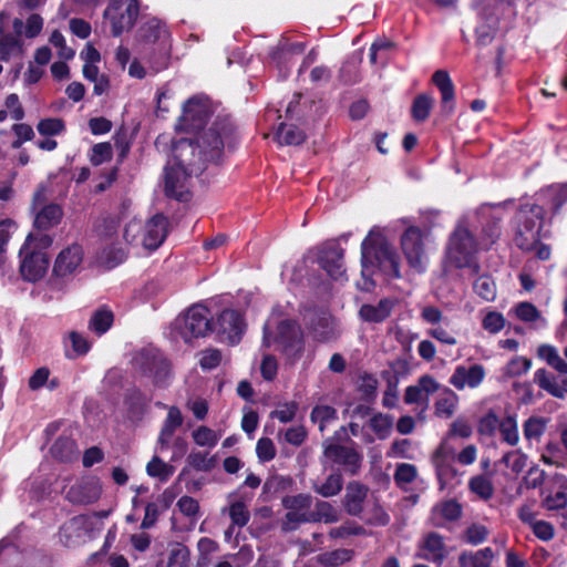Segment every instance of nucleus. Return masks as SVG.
I'll return each instance as SVG.
<instances>
[{"mask_svg":"<svg viewBox=\"0 0 567 567\" xmlns=\"http://www.w3.org/2000/svg\"><path fill=\"white\" fill-rule=\"evenodd\" d=\"M310 419L318 423L319 431L323 432L329 423L337 420V410L330 405H317L312 409Z\"/></svg>","mask_w":567,"mask_h":567,"instance_id":"nucleus-48","label":"nucleus"},{"mask_svg":"<svg viewBox=\"0 0 567 567\" xmlns=\"http://www.w3.org/2000/svg\"><path fill=\"white\" fill-rule=\"evenodd\" d=\"M432 82L441 93V113L450 116L455 109V87L445 70H437L432 75Z\"/></svg>","mask_w":567,"mask_h":567,"instance_id":"nucleus-23","label":"nucleus"},{"mask_svg":"<svg viewBox=\"0 0 567 567\" xmlns=\"http://www.w3.org/2000/svg\"><path fill=\"white\" fill-rule=\"evenodd\" d=\"M396 301L392 298L380 299L377 305L364 303L359 309V317L369 323H382L392 313Z\"/></svg>","mask_w":567,"mask_h":567,"instance_id":"nucleus-27","label":"nucleus"},{"mask_svg":"<svg viewBox=\"0 0 567 567\" xmlns=\"http://www.w3.org/2000/svg\"><path fill=\"white\" fill-rule=\"evenodd\" d=\"M306 523H311L310 512L287 511L281 522V529L286 533L292 532Z\"/></svg>","mask_w":567,"mask_h":567,"instance_id":"nucleus-52","label":"nucleus"},{"mask_svg":"<svg viewBox=\"0 0 567 567\" xmlns=\"http://www.w3.org/2000/svg\"><path fill=\"white\" fill-rule=\"evenodd\" d=\"M312 497L309 494L287 495L281 504L287 511L309 512Z\"/></svg>","mask_w":567,"mask_h":567,"instance_id":"nucleus-50","label":"nucleus"},{"mask_svg":"<svg viewBox=\"0 0 567 567\" xmlns=\"http://www.w3.org/2000/svg\"><path fill=\"white\" fill-rule=\"evenodd\" d=\"M477 458V447L474 444L466 445L457 455L452 447L441 444L433 455V462L437 475H446L451 467V462L456 460L462 465H471Z\"/></svg>","mask_w":567,"mask_h":567,"instance_id":"nucleus-14","label":"nucleus"},{"mask_svg":"<svg viewBox=\"0 0 567 567\" xmlns=\"http://www.w3.org/2000/svg\"><path fill=\"white\" fill-rule=\"evenodd\" d=\"M276 140L279 145H300L306 140V134L293 124L280 123L276 131Z\"/></svg>","mask_w":567,"mask_h":567,"instance_id":"nucleus-33","label":"nucleus"},{"mask_svg":"<svg viewBox=\"0 0 567 567\" xmlns=\"http://www.w3.org/2000/svg\"><path fill=\"white\" fill-rule=\"evenodd\" d=\"M277 343L291 362H296L303 353V337L300 327L292 320L278 323L276 334L271 339L269 324L264 328V344L270 347Z\"/></svg>","mask_w":567,"mask_h":567,"instance_id":"nucleus-7","label":"nucleus"},{"mask_svg":"<svg viewBox=\"0 0 567 567\" xmlns=\"http://www.w3.org/2000/svg\"><path fill=\"white\" fill-rule=\"evenodd\" d=\"M37 130L40 135L54 136L61 134L65 130V125L61 118L48 117L38 123Z\"/></svg>","mask_w":567,"mask_h":567,"instance_id":"nucleus-61","label":"nucleus"},{"mask_svg":"<svg viewBox=\"0 0 567 567\" xmlns=\"http://www.w3.org/2000/svg\"><path fill=\"white\" fill-rule=\"evenodd\" d=\"M313 338L317 341L326 342L334 338L336 332L330 318L320 317L312 326Z\"/></svg>","mask_w":567,"mask_h":567,"instance_id":"nucleus-55","label":"nucleus"},{"mask_svg":"<svg viewBox=\"0 0 567 567\" xmlns=\"http://www.w3.org/2000/svg\"><path fill=\"white\" fill-rule=\"evenodd\" d=\"M23 21L16 18L12 21V31H0V61L21 60L24 54V43L21 38Z\"/></svg>","mask_w":567,"mask_h":567,"instance_id":"nucleus-15","label":"nucleus"},{"mask_svg":"<svg viewBox=\"0 0 567 567\" xmlns=\"http://www.w3.org/2000/svg\"><path fill=\"white\" fill-rule=\"evenodd\" d=\"M188 465L199 472H209L215 467V458L208 457V453L194 451L187 456Z\"/></svg>","mask_w":567,"mask_h":567,"instance_id":"nucleus-56","label":"nucleus"},{"mask_svg":"<svg viewBox=\"0 0 567 567\" xmlns=\"http://www.w3.org/2000/svg\"><path fill=\"white\" fill-rule=\"evenodd\" d=\"M462 515V506L454 499L444 501L433 508L432 519L435 525L443 526L445 522H454Z\"/></svg>","mask_w":567,"mask_h":567,"instance_id":"nucleus-31","label":"nucleus"},{"mask_svg":"<svg viewBox=\"0 0 567 567\" xmlns=\"http://www.w3.org/2000/svg\"><path fill=\"white\" fill-rule=\"evenodd\" d=\"M298 411V403L295 401L285 402L282 404H279V406L270 412V417L276 419L281 423H289L291 422Z\"/></svg>","mask_w":567,"mask_h":567,"instance_id":"nucleus-62","label":"nucleus"},{"mask_svg":"<svg viewBox=\"0 0 567 567\" xmlns=\"http://www.w3.org/2000/svg\"><path fill=\"white\" fill-rule=\"evenodd\" d=\"M471 216V226L474 219H486L483 226L481 246L486 249L493 245L501 236V218L491 215V207L488 205L481 206L475 213L468 214Z\"/></svg>","mask_w":567,"mask_h":567,"instance_id":"nucleus-20","label":"nucleus"},{"mask_svg":"<svg viewBox=\"0 0 567 567\" xmlns=\"http://www.w3.org/2000/svg\"><path fill=\"white\" fill-rule=\"evenodd\" d=\"M322 447L323 456L332 464L341 466L344 473L354 476L361 471L363 454L354 446L339 444L333 440H324Z\"/></svg>","mask_w":567,"mask_h":567,"instance_id":"nucleus-11","label":"nucleus"},{"mask_svg":"<svg viewBox=\"0 0 567 567\" xmlns=\"http://www.w3.org/2000/svg\"><path fill=\"white\" fill-rule=\"evenodd\" d=\"M137 360L143 371L152 377L156 384L164 385L166 383L171 374V367L162 352L155 349L144 350Z\"/></svg>","mask_w":567,"mask_h":567,"instance_id":"nucleus-16","label":"nucleus"},{"mask_svg":"<svg viewBox=\"0 0 567 567\" xmlns=\"http://www.w3.org/2000/svg\"><path fill=\"white\" fill-rule=\"evenodd\" d=\"M189 550L186 546L178 544L169 553L167 567H188Z\"/></svg>","mask_w":567,"mask_h":567,"instance_id":"nucleus-64","label":"nucleus"},{"mask_svg":"<svg viewBox=\"0 0 567 567\" xmlns=\"http://www.w3.org/2000/svg\"><path fill=\"white\" fill-rule=\"evenodd\" d=\"M51 455L61 462H71L78 457L76 443L70 436H60L50 449Z\"/></svg>","mask_w":567,"mask_h":567,"instance_id":"nucleus-32","label":"nucleus"},{"mask_svg":"<svg viewBox=\"0 0 567 567\" xmlns=\"http://www.w3.org/2000/svg\"><path fill=\"white\" fill-rule=\"evenodd\" d=\"M353 551L346 548H339L331 551L323 553L319 556V561L326 567H339L344 563L351 560Z\"/></svg>","mask_w":567,"mask_h":567,"instance_id":"nucleus-46","label":"nucleus"},{"mask_svg":"<svg viewBox=\"0 0 567 567\" xmlns=\"http://www.w3.org/2000/svg\"><path fill=\"white\" fill-rule=\"evenodd\" d=\"M113 320V312L101 308L92 315L89 321V329L97 336H102L112 327Z\"/></svg>","mask_w":567,"mask_h":567,"instance_id":"nucleus-38","label":"nucleus"},{"mask_svg":"<svg viewBox=\"0 0 567 567\" xmlns=\"http://www.w3.org/2000/svg\"><path fill=\"white\" fill-rule=\"evenodd\" d=\"M137 360L143 371L152 377L156 384L164 385L166 383L171 374V367L162 352L155 349L144 350Z\"/></svg>","mask_w":567,"mask_h":567,"instance_id":"nucleus-17","label":"nucleus"},{"mask_svg":"<svg viewBox=\"0 0 567 567\" xmlns=\"http://www.w3.org/2000/svg\"><path fill=\"white\" fill-rule=\"evenodd\" d=\"M16 230L17 226L13 220L4 219L0 221V267L6 261L8 244Z\"/></svg>","mask_w":567,"mask_h":567,"instance_id":"nucleus-53","label":"nucleus"},{"mask_svg":"<svg viewBox=\"0 0 567 567\" xmlns=\"http://www.w3.org/2000/svg\"><path fill=\"white\" fill-rule=\"evenodd\" d=\"M537 354L558 373L567 374V362L559 355L558 350L554 346H539L537 349Z\"/></svg>","mask_w":567,"mask_h":567,"instance_id":"nucleus-35","label":"nucleus"},{"mask_svg":"<svg viewBox=\"0 0 567 567\" xmlns=\"http://www.w3.org/2000/svg\"><path fill=\"white\" fill-rule=\"evenodd\" d=\"M458 396L450 389H445L435 402V413L442 417H451L455 412Z\"/></svg>","mask_w":567,"mask_h":567,"instance_id":"nucleus-40","label":"nucleus"},{"mask_svg":"<svg viewBox=\"0 0 567 567\" xmlns=\"http://www.w3.org/2000/svg\"><path fill=\"white\" fill-rule=\"evenodd\" d=\"M208 111L205 104L197 99H189L183 106V120L192 128H199L207 120Z\"/></svg>","mask_w":567,"mask_h":567,"instance_id":"nucleus-29","label":"nucleus"},{"mask_svg":"<svg viewBox=\"0 0 567 567\" xmlns=\"http://www.w3.org/2000/svg\"><path fill=\"white\" fill-rule=\"evenodd\" d=\"M474 291L484 300L492 301L496 297V286L488 276L478 277L473 285Z\"/></svg>","mask_w":567,"mask_h":567,"instance_id":"nucleus-54","label":"nucleus"},{"mask_svg":"<svg viewBox=\"0 0 567 567\" xmlns=\"http://www.w3.org/2000/svg\"><path fill=\"white\" fill-rule=\"evenodd\" d=\"M401 249L409 267L416 274L426 271L429 257L424 235L419 227L411 226L401 236Z\"/></svg>","mask_w":567,"mask_h":567,"instance_id":"nucleus-9","label":"nucleus"},{"mask_svg":"<svg viewBox=\"0 0 567 567\" xmlns=\"http://www.w3.org/2000/svg\"><path fill=\"white\" fill-rule=\"evenodd\" d=\"M167 35L165 25L157 19H151L140 29V37L147 43H155Z\"/></svg>","mask_w":567,"mask_h":567,"instance_id":"nucleus-39","label":"nucleus"},{"mask_svg":"<svg viewBox=\"0 0 567 567\" xmlns=\"http://www.w3.org/2000/svg\"><path fill=\"white\" fill-rule=\"evenodd\" d=\"M146 473L151 477H156L162 482H166L174 474V466L165 463L158 456H153L146 465Z\"/></svg>","mask_w":567,"mask_h":567,"instance_id":"nucleus-45","label":"nucleus"},{"mask_svg":"<svg viewBox=\"0 0 567 567\" xmlns=\"http://www.w3.org/2000/svg\"><path fill=\"white\" fill-rule=\"evenodd\" d=\"M218 333L230 344L239 342L245 329L241 315L234 309H225L217 319Z\"/></svg>","mask_w":567,"mask_h":567,"instance_id":"nucleus-19","label":"nucleus"},{"mask_svg":"<svg viewBox=\"0 0 567 567\" xmlns=\"http://www.w3.org/2000/svg\"><path fill=\"white\" fill-rule=\"evenodd\" d=\"M468 488L484 501L492 498L494 494L492 480L485 475L473 476L468 481Z\"/></svg>","mask_w":567,"mask_h":567,"instance_id":"nucleus-44","label":"nucleus"},{"mask_svg":"<svg viewBox=\"0 0 567 567\" xmlns=\"http://www.w3.org/2000/svg\"><path fill=\"white\" fill-rule=\"evenodd\" d=\"M485 374V369L482 364L458 365L451 375L450 383L460 391L466 386L475 389L483 382Z\"/></svg>","mask_w":567,"mask_h":567,"instance_id":"nucleus-22","label":"nucleus"},{"mask_svg":"<svg viewBox=\"0 0 567 567\" xmlns=\"http://www.w3.org/2000/svg\"><path fill=\"white\" fill-rule=\"evenodd\" d=\"M62 216V208L58 204L44 205L35 213L34 226L39 230H48L56 226Z\"/></svg>","mask_w":567,"mask_h":567,"instance_id":"nucleus-30","label":"nucleus"},{"mask_svg":"<svg viewBox=\"0 0 567 567\" xmlns=\"http://www.w3.org/2000/svg\"><path fill=\"white\" fill-rule=\"evenodd\" d=\"M234 128L226 120L216 122L200 133L196 140L181 138L173 144L168 164L186 174L200 175L207 163H217L223 155L225 143L230 140Z\"/></svg>","mask_w":567,"mask_h":567,"instance_id":"nucleus-1","label":"nucleus"},{"mask_svg":"<svg viewBox=\"0 0 567 567\" xmlns=\"http://www.w3.org/2000/svg\"><path fill=\"white\" fill-rule=\"evenodd\" d=\"M540 205L547 206L553 214L559 213L560 208L567 203V183L553 184L542 189L538 194Z\"/></svg>","mask_w":567,"mask_h":567,"instance_id":"nucleus-28","label":"nucleus"},{"mask_svg":"<svg viewBox=\"0 0 567 567\" xmlns=\"http://www.w3.org/2000/svg\"><path fill=\"white\" fill-rule=\"evenodd\" d=\"M369 425L379 440H385L391 434L393 417L389 414L377 413L369 420Z\"/></svg>","mask_w":567,"mask_h":567,"instance_id":"nucleus-42","label":"nucleus"},{"mask_svg":"<svg viewBox=\"0 0 567 567\" xmlns=\"http://www.w3.org/2000/svg\"><path fill=\"white\" fill-rule=\"evenodd\" d=\"M532 361L525 357L513 358L505 367L504 373L509 378L520 377L528 372Z\"/></svg>","mask_w":567,"mask_h":567,"instance_id":"nucleus-63","label":"nucleus"},{"mask_svg":"<svg viewBox=\"0 0 567 567\" xmlns=\"http://www.w3.org/2000/svg\"><path fill=\"white\" fill-rule=\"evenodd\" d=\"M434 99L429 94H419L412 103L411 113L416 122L425 121L433 107Z\"/></svg>","mask_w":567,"mask_h":567,"instance_id":"nucleus-43","label":"nucleus"},{"mask_svg":"<svg viewBox=\"0 0 567 567\" xmlns=\"http://www.w3.org/2000/svg\"><path fill=\"white\" fill-rule=\"evenodd\" d=\"M540 507L547 512H560L567 507V476L554 474L540 489Z\"/></svg>","mask_w":567,"mask_h":567,"instance_id":"nucleus-12","label":"nucleus"},{"mask_svg":"<svg viewBox=\"0 0 567 567\" xmlns=\"http://www.w3.org/2000/svg\"><path fill=\"white\" fill-rule=\"evenodd\" d=\"M174 328L185 342L204 338L213 330L210 312L200 303L194 305L175 320Z\"/></svg>","mask_w":567,"mask_h":567,"instance_id":"nucleus-8","label":"nucleus"},{"mask_svg":"<svg viewBox=\"0 0 567 567\" xmlns=\"http://www.w3.org/2000/svg\"><path fill=\"white\" fill-rule=\"evenodd\" d=\"M528 456L520 450L507 452L503 455L501 462L505 464L511 471L518 475L527 466Z\"/></svg>","mask_w":567,"mask_h":567,"instance_id":"nucleus-49","label":"nucleus"},{"mask_svg":"<svg viewBox=\"0 0 567 567\" xmlns=\"http://www.w3.org/2000/svg\"><path fill=\"white\" fill-rule=\"evenodd\" d=\"M546 430V420L540 416H530L523 424L524 437L527 441H539Z\"/></svg>","mask_w":567,"mask_h":567,"instance_id":"nucleus-47","label":"nucleus"},{"mask_svg":"<svg viewBox=\"0 0 567 567\" xmlns=\"http://www.w3.org/2000/svg\"><path fill=\"white\" fill-rule=\"evenodd\" d=\"M368 492V486L358 481H352L347 485L342 504L349 515L360 516Z\"/></svg>","mask_w":567,"mask_h":567,"instance_id":"nucleus-26","label":"nucleus"},{"mask_svg":"<svg viewBox=\"0 0 567 567\" xmlns=\"http://www.w3.org/2000/svg\"><path fill=\"white\" fill-rule=\"evenodd\" d=\"M310 519L311 523L332 524L339 520V513L329 502L318 501L315 509L310 512Z\"/></svg>","mask_w":567,"mask_h":567,"instance_id":"nucleus-37","label":"nucleus"},{"mask_svg":"<svg viewBox=\"0 0 567 567\" xmlns=\"http://www.w3.org/2000/svg\"><path fill=\"white\" fill-rule=\"evenodd\" d=\"M137 16V0H111L103 13L104 19L111 24V32L114 37L130 30Z\"/></svg>","mask_w":567,"mask_h":567,"instance_id":"nucleus-10","label":"nucleus"},{"mask_svg":"<svg viewBox=\"0 0 567 567\" xmlns=\"http://www.w3.org/2000/svg\"><path fill=\"white\" fill-rule=\"evenodd\" d=\"M502 441L511 446H516L519 442V433L516 415H507L501 421L498 427Z\"/></svg>","mask_w":567,"mask_h":567,"instance_id":"nucleus-41","label":"nucleus"},{"mask_svg":"<svg viewBox=\"0 0 567 567\" xmlns=\"http://www.w3.org/2000/svg\"><path fill=\"white\" fill-rule=\"evenodd\" d=\"M194 442L199 446L214 447L218 443L219 435L207 426H199L192 433Z\"/></svg>","mask_w":567,"mask_h":567,"instance_id":"nucleus-60","label":"nucleus"},{"mask_svg":"<svg viewBox=\"0 0 567 567\" xmlns=\"http://www.w3.org/2000/svg\"><path fill=\"white\" fill-rule=\"evenodd\" d=\"M515 313L518 319L524 322L540 321L542 326H546L547 321L544 319L538 309L530 302H520L515 308Z\"/></svg>","mask_w":567,"mask_h":567,"instance_id":"nucleus-57","label":"nucleus"},{"mask_svg":"<svg viewBox=\"0 0 567 567\" xmlns=\"http://www.w3.org/2000/svg\"><path fill=\"white\" fill-rule=\"evenodd\" d=\"M480 248H482L481 241H477L471 231V216H462L449 236L445 247V267L467 269L471 275H477L481 269L476 257Z\"/></svg>","mask_w":567,"mask_h":567,"instance_id":"nucleus-2","label":"nucleus"},{"mask_svg":"<svg viewBox=\"0 0 567 567\" xmlns=\"http://www.w3.org/2000/svg\"><path fill=\"white\" fill-rule=\"evenodd\" d=\"M52 244L47 234H30L20 248V274L27 281L35 282L44 277L50 259L45 249Z\"/></svg>","mask_w":567,"mask_h":567,"instance_id":"nucleus-5","label":"nucleus"},{"mask_svg":"<svg viewBox=\"0 0 567 567\" xmlns=\"http://www.w3.org/2000/svg\"><path fill=\"white\" fill-rule=\"evenodd\" d=\"M343 487V478L342 475L339 472L331 473L327 476L323 483L312 484V489L321 495L322 497H332L338 495Z\"/></svg>","mask_w":567,"mask_h":567,"instance_id":"nucleus-34","label":"nucleus"},{"mask_svg":"<svg viewBox=\"0 0 567 567\" xmlns=\"http://www.w3.org/2000/svg\"><path fill=\"white\" fill-rule=\"evenodd\" d=\"M544 215L545 209L538 203L520 205L515 215L514 241L516 246L525 251L535 249L536 256L540 260H547L550 257V248L540 244Z\"/></svg>","mask_w":567,"mask_h":567,"instance_id":"nucleus-3","label":"nucleus"},{"mask_svg":"<svg viewBox=\"0 0 567 567\" xmlns=\"http://www.w3.org/2000/svg\"><path fill=\"white\" fill-rule=\"evenodd\" d=\"M343 256L344 250L338 241H328L319 249L318 262L331 279L344 281L347 277Z\"/></svg>","mask_w":567,"mask_h":567,"instance_id":"nucleus-13","label":"nucleus"},{"mask_svg":"<svg viewBox=\"0 0 567 567\" xmlns=\"http://www.w3.org/2000/svg\"><path fill=\"white\" fill-rule=\"evenodd\" d=\"M363 269L378 266L390 278H401L400 259L392 245L377 228H372L361 244Z\"/></svg>","mask_w":567,"mask_h":567,"instance_id":"nucleus-4","label":"nucleus"},{"mask_svg":"<svg viewBox=\"0 0 567 567\" xmlns=\"http://www.w3.org/2000/svg\"><path fill=\"white\" fill-rule=\"evenodd\" d=\"M305 47L302 43H282L271 53L272 61L277 64H286L292 54H299L303 51Z\"/></svg>","mask_w":567,"mask_h":567,"instance_id":"nucleus-51","label":"nucleus"},{"mask_svg":"<svg viewBox=\"0 0 567 567\" xmlns=\"http://www.w3.org/2000/svg\"><path fill=\"white\" fill-rule=\"evenodd\" d=\"M68 339H69V341L71 343V348H72V352L66 350L68 358H71V359L76 358L80 355H84L89 352L91 344L86 340V338H84L81 333H79L76 331H71L69 333Z\"/></svg>","mask_w":567,"mask_h":567,"instance_id":"nucleus-58","label":"nucleus"},{"mask_svg":"<svg viewBox=\"0 0 567 567\" xmlns=\"http://www.w3.org/2000/svg\"><path fill=\"white\" fill-rule=\"evenodd\" d=\"M195 176L194 174H186L184 169H178L173 164L165 167V194L179 202H186L189 198L188 179Z\"/></svg>","mask_w":567,"mask_h":567,"instance_id":"nucleus-18","label":"nucleus"},{"mask_svg":"<svg viewBox=\"0 0 567 567\" xmlns=\"http://www.w3.org/2000/svg\"><path fill=\"white\" fill-rule=\"evenodd\" d=\"M419 556L436 565H442L447 556L444 537L435 532L426 534L420 545Z\"/></svg>","mask_w":567,"mask_h":567,"instance_id":"nucleus-24","label":"nucleus"},{"mask_svg":"<svg viewBox=\"0 0 567 567\" xmlns=\"http://www.w3.org/2000/svg\"><path fill=\"white\" fill-rule=\"evenodd\" d=\"M169 221L163 214H156L150 218L144 226L140 220L133 219L128 221L124 228V239L126 243L134 245L140 243L145 249L155 250L165 240L168 234Z\"/></svg>","mask_w":567,"mask_h":567,"instance_id":"nucleus-6","label":"nucleus"},{"mask_svg":"<svg viewBox=\"0 0 567 567\" xmlns=\"http://www.w3.org/2000/svg\"><path fill=\"white\" fill-rule=\"evenodd\" d=\"M534 382L544 391L557 399H563L556 377L546 369H537L534 373Z\"/></svg>","mask_w":567,"mask_h":567,"instance_id":"nucleus-36","label":"nucleus"},{"mask_svg":"<svg viewBox=\"0 0 567 567\" xmlns=\"http://www.w3.org/2000/svg\"><path fill=\"white\" fill-rule=\"evenodd\" d=\"M83 258L81 246L72 245L63 249L56 257L53 272L58 277H65L75 271Z\"/></svg>","mask_w":567,"mask_h":567,"instance_id":"nucleus-25","label":"nucleus"},{"mask_svg":"<svg viewBox=\"0 0 567 567\" xmlns=\"http://www.w3.org/2000/svg\"><path fill=\"white\" fill-rule=\"evenodd\" d=\"M501 421L493 410L483 415L477 424V432L484 436H493L499 427Z\"/></svg>","mask_w":567,"mask_h":567,"instance_id":"nucleus-59","label":"nucleus"},{"mask_svg":"<svg viewBox=\"0 0 567 567\" xmlns=\"http://www.w3.org/2000/svg\"><path fill=\"white\" fill-rule=\"evenodd\" d=\"M101 496V486L97 480L87 478L73 484L65 494L68 501L73 504H91Z\"/></svg>","mask_w":567,"mask_h":567,"instance_id":"nucleus-21","label":"nucleus"}]
</instances>
